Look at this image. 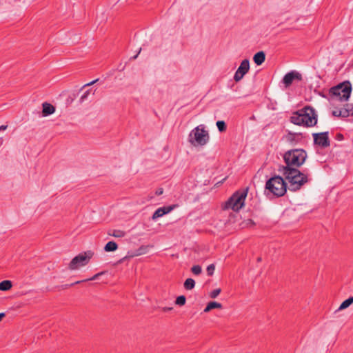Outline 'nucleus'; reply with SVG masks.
<instances>
[{
  "instance_id": "1",
  "label": "nucleus",
  "mask_w": 353,
  "mask_h": 353,
  "mask_svg": "<svg viewBox=\"0 0 353 353\" xmlns=\"http://www.w3.org/2000/svg\"><path fill=\"white\" fill-rule=\"evenodd\" d=\"M290 121L297 125L313 127L316 125L318 118L314 108L307 105L292 112Z\"/></svg>"
},
{
  "instance_id": "2",
  "label": "nucleus",
  "mask_w": 353,
  "mask_h": 353,
  "mask_svg": "<svg viewBox=\"0 0 353 353\" xmlns=\"http://www.w3.org/2000/svg\"><path fill=\"white\" fill-rule=\"evenodd\" d=\"M278 171L281 172L289 183V190L296 192L307 183L308 176L296 168L279 167Z\"/></svg>"
},
{
  "instance_id": "3",
  "label": "nucleus",
  "mask_w": 353,
  "mask_h": 353,
  "mask_svg": "<svg viewBox=\"0 0 353 353\" xmlns=\"http://www.w3.org/2000/svg\"><path fill=\"white\" fill-rule=\"evenodd\" d=\"M307 158L306 152L303 149H293L287 151L283 155L285 165L281 167H288L296 168L302 165Z\"/></svg>"
},
{
  "instance_id": "4",
  "label": "nucleus",
  "mask_w": 353,
  "mask_h": 353,
  "mask_svg": "<svg viewBox=\"0 0 353 353\" xmlns=\"http://www.w3.org/2000/svg\"><path fill=\"white\" fill-rule=\"evenodd\" d=\"M351 91V83L349 81H345L331 88L329 94L332 100L346 101L350 97Z\"/></svg>"
},
{
  "instance_id": "5",
  "label": "nucleus",
  "mask_w": 353,
  "mask_h": 353,
  "mask_svg": "<svg viewBox=\"0 0 353 353\" xmlns=\"http://www.w3.org/2000/svg\"><path fill=\"white\" fill-rule=\"evenodd\" d=\"M265 190L276 197L283 196L287 191V184L280 176L269 179L265 183Z\"/></svg>"
},
{
  "instance_id": "6",
  "label": "nucleus",
  "mask_w": 353,
  "mask_h": 353,
  "mask_svg": "<svg viewBox=\"0 0 353 353\" xmlns=\"http://www.w3.org/2000/svg\"><path fill=\"white\" fill-rule=\"evenodd\" d=\"M208 132L205 130L203 125L194 128L189 134L188 141L193 145H204L209 141Z\"/></svg>"
},
{
  "instance_id": "7",
  "label": "nucleus",
  "mask_w": 353,
  "mask_h": 353,
  "mask_svg": "<svg viewBox=\"0 0 353 353\" xmlns=\"http://www.w3.org/2000/svg\"><path fill=\"white\" fill-rule=\"evenodd\" d=\"M248 188L243 191H237L226 201L225 209H232L237 212L244 205L245 200L248 194Z\"/></svg>"
},
{
  "instance_id": "8",
  "label": "nucleus",
  "mask_w": 353,
  "mask_h": 353,
  "mask_svg": "<svg viewBox=\"0 0 353 353\" xmlns=\"http://www.w3.org/2000/svg\"><path fill=\"white\" fill-rule=\"evenodd\" d=\"M94 256V252L91 250L81 252L74 257L68 265V268L71 270H75L81 267L86 265Z\"/></svg>"
},
{
  "instance_id": "9",
  "label": "nucleus",
  "mask_w": 353,
  "mask_h": 353,
  "mask_svg": "<svg viewBox=\"0 0 353 353\" xmlns=\"http://www.w3.org/2000/svg\"><path fill=\"white\" fill-rule=\"evenodd\" d=\"M314 143L319 145L323 148H327L330 145V141L329 139V132H323L319 133H313Z\"/></svg>"
},
{
  "instance_id": "10",
  "label": "nucleus",
  "mask_w": 353,
  "mask_h": 353,
  "mask_svg": "<svg viewBox=\"0 0 353 353\" xmlns=\"http://www.w3.org/2000/svg\"><path fill=\"white\" fill-rule=\"evenodd\" d=\"M250 70V61L245 59L243 60L234 75V80L236 82L240 81Z\"/></svg>"
},
{
  "instance_id": "11",
  "label": "nucleus",
  "mask_w": 353,
  "mask_h": 353,
  "mask_svg": "<svg viewBox=\"0 0 353 353\" xmlns=\"http://www.w3.org/2000/svg\"><path fill=\"white\" fill-rule=\"evenodd\" d=\"M295 79L301 81L302 76L299 72H298L295 70H292V71L287 73L284 76L282 81L284 83L285 88H288L292 83L293 81Z\"/></svg>"
},
{
  "instance_id": "12",
  "label": "nucleus",
  "mask_w": 353,
  "mask_h": 353,
  "mask_svg": "<svg viewBox=\"0 0 353 353\" xmlns=\"http://www.w3.org/2000/svg\"><path fill=\"white\" fill-rule=\"evenodd\" d=\"M176 207V205H172L163 206V207L159 208L153 213L152 216V220L155 221L157 219L162 217L163 215L168 214L172 210H174Z\"/></svg>"
},
{
  "instance_id": "13",
  "label": "nucleus",
  "mask_w": 353,
  "mask_h": 353,
  "mask_svg": "<svg viewBox=\"0 0 353 353\" xmlns=\"http://www.w3.org/2000/svg\"><path fill=\"white\" fill-rule=\"evenodd\" d=\"M43 110H42V116L47 117L55 112V108L50 103L48 102H44L42 104Z\"/></svg>"
},
{
  "instance_id": "14",
  "label": "nucleus",
  "mask_w": 353,
  "mask_h": 353,
  "mask_svg": "<svg viewBox=\"0 0 353 353\" xmlns=\"http://www.w3.org/2000/svg\"><path fill=\"white\" fill-rule=\"evenodd\" d=\"M253 60L257 65H261L265 60V54L263 51L256 52L254 57Z\"/></svg>"
},
{
  "instance_id": "15",
  "label": "nucleus",
  "mask_w": 353,
  "mask_h": 353,
  "mask_svg": "<svg viewBox=\"0 0 353 353\" xmlns=\"http://www.w3.org/2000/svg\"><path fill=\"white\" fill-rule=\"evenodd\" d=\"M353 303V296H350L347 299L345 300L341 303L339 307L336 310V312L338 311L343 310L347 308Z\"/></svg>"
},
{
  "instance_id": "16",
  "label": "nucleus",
  "mask_w": 353,
  "mask_h": 353,
  "mask_svg": "<svg viewBox=\"0 0 353 353\" xmlns=\"http://www.w3.org/2000/svg\"><path fill=\"white\" fill-rule=\"evenodd\" d=\"M215 308H222V305L216 301H210L208 303L207 306L204 309V312H209L211 310Z\"/></svg>"
},
{
  "instance_id": "17",
  "label": "nucleus",
  "mask_w": 353,
  "mask_h": 353,
  "mask_svg": "<svg viewBox=\"0 0 353 353\" xmlns=\"http://www.w3.org/2000/svg\"><path fill=\"white\" fill-rule=\"evenodd\" d=\"M103 249L107 252H114L118 249V245L113 241H109L105 244Z\"/></svg>"
},
{
  "instance_id": "18",
  "label": "nucleus",
  "mask_w": 353,
  "mask_h": 353,
  "mask_svg": "<svg viewBox=\"0 0 353 353\" xmlns=\"http://www.w3.org/2000/svg\"><path fill=\"white\" fill-rule=\"evenodd\" d=\"M183 287L187 290H191L195 287V281L193 279H187L184 283Z\"/></svg>"
},
{
  "instance_id": "19",
  "label": "nucleus",
  "mask_w": 353,
  "mask_h": 353,
  "mask_svg": "<svg viewBox=\"0 0 353 353\" xmlns=\"http://www.w3.org/2000/svg\"><path fill=\"white\" fill-rule=\"evenodd\" d=\"M12 286V282L9 280H5L0 282V290L7 291L10 290Z\"/></svg>"
},
{
  "instance_id": "20",
  "label": "nucleus",
  "mask_w": 353,
  "mask_h": 353,
  "mask_svg": "<svg viewBox=\"0 0 353 353\" xmlns=\"http://www.w3.org/2000/svg\"><path fill=\"white\" fill-rule=\"evenodd\" d=\"M300 133L289 132L286 136V139L288 141L292 143L294 141H297V139L300 137Z\"/></svg>"
},
{
  "instance_id": "21",
  "label": "nucleus",
  "mask_w": 353,
  "mask_h": 353,
  "mask_svg": "<svg viewBox=\"0 0 353 353\" xmlns=\"http://www.w3.org/2000/svg\"><path fill=\"white\" fill-rule=\"evenodd\" d=\"M150 247V245H141L135 251L134 256H139L146 254L148 252Z\"/></svg>"
},
{
  "instance_id": "22",
  "label": "nucleus",
  "mask_w": 353,
  "mask_h": 353,
  "mask_svg": "<svg viewBox=\"0 0 353 353\" xmlns=\"http://www.w3.org/2000/svg\"><path fill=\"white\" fill-rule=\"evenodd\" d=\"M103 274V272L97 273V274H94L92 277H91L90 279H85V280H83V281H76L74 283H71L70 285H65V287L72 286V285H74L75 284H79V283H81L82 282H85V281H94V280H96V279H97L99 277V276L102 275Z\"/></svg>"
},
{
  "instance_id": "23",
  "label": "nucleus",
  "mask_w": 353,
  "mask_h": 353,
  "mask_svg": "<svg viewBox=\"0 0 353 353\" xmlns=\"http://www.w3.org/2000/svg\"><path fill=\"white\" fill-rule=\"evenodd\" d=\"M108 234L116 238H122L125 236V232L120 230H114L112 233L109 232Z\"/></svg>"
},
{
  "instance_id": "24",
  "label": "nucleus",
  "mask_w": 353,
  "mask_h": 353,
  "mask_svg": "<svg viewBox=\"0 0 353 353\" xmlns=\"http://www.w3.org/2000/svg\"><path fill=\"white\" fill-rule=\"evenodd\" d=\"M217 128L220 132H223L227 129L226 123L224 121H218L216 123Z\"/></svg>"
},
{
  "instance_id": "25",
  "label": "nucleus",
  "mask_w": 353,
  "mask_h": 353,
  "mask_svg": "<svg viewBox=\"0 0 353 353\" xmlns=\"http://www.w3.org/2000/svg\"><path fill=\"white\" fill-rule=\"evenodd\" d=\"M339 114H341V117H343V118L350 116V112L348 110V108L347 107V105H344V107L343 108L339 110Z\"/></svg>"
},
{
  "instance_id": "26",
  "label": "nucleus",
  "mask_w": 353,
  "mask_h": 353,
  "mask_svg": "<svg viewBox=\"0 0 353 353\" xmlns=\"http://www.w3.org/2000/svg\"><path fill=\"white\" fill-rule=\"evenodd\" d=\"M185 301H186L185 296L184 295H181L176 298V299L175 301V303L179 306H182L185 304Z\"/></svg>"
},
{
  "instance_id": "27",
  "label": "nucleus",
  "mask_w": 353,
  "mask_h": 353,
  "mask_svg": "<svg viewBox=\"0 0 353 353\" xmlns=\"http://www.w3.org/2000/svg\"><path fill=\"white\" fill-rule=\"evenodd\" d=\"M191 272L194 275H199L202 272L201 266H200L199 265H193L191 268Z\"/></svg>"
},
{
  "instance_id": "28",
  "label": "nucleus",
  "mask_w": 353,
  "mask_h": 353,
  "mask_svg": "<svg viewBox=\"0 0 353 353\" xmlns=\"http://www.w3.org/2000/svg\"><path fill=\"white\" fill-rule=\"evenodd\" d=\"M215 270V265L214 264H210L207 267V274L208 276H212L214 274V272Z\"/></svg>"
},
{
  "instance_id": "29",
  "label": "nucleus",
  "mask_w": 353,
  "mask_h": 353,
  "mask_svg": "<svg viewBox=\"0 0 353 353\" xmlns=\"http://www.w3.org/2000/svg\"><path fill=\"white\" fill-rule=\"evenodd\" d=\"M221 290L220 288H217V289L212 290L210 292V297L212 299H215L221 293Z\"/></svg>"
},
{
  "instance_id": "30",
  "label": "nucleus",
  "mask_w": 353,
  "mask_h": 353,
  "mask_svg": "<svg viewBox=\"0 0 353 353\" xmlns=\"http://www.w3.org/2000/svg\"><path fill=\"white\" fill-rule=\"evenodd\" d=\"M90 94V90L85 91L80 97L79 101L80 103H83L85 99H87L88 95Z\"/></svg>"
},
{
  "instance_id": "31",
  "label": "nucleus",
  "mask_w": 353,
  "mask_h": 353,
  "mask_svg": "<svg viewBox=\"0 0 353 353\" xmlns=\"http://www.w3.org/2000/svg\"><path fill=\"white\" fill-rule=\"evenodd\" d=\"M346 105H347V107L348 108V110L350 112V115L353 116V105L350 104V103H347Z\"/></svg>"
},
{
  "instance_id": "32",
  "label": "nucleus",
  "mask_w": 353,
  "mask_h": 353,
  "mask_svg": "<svg viewBox=\"0 0 353 353\" xmlns=\"http://www.w3.org/2000/svg\"><path fill=\"white\" fill-rule=\"evenodd\" d=\"M163 188H159L157 190L155 194H156V195L159 196V195H161L163 194Z\"/></svg>"
},
{
  "instance_id": "33",
  "label": "nucleus",
  "mask_w": 353,
  "mask_h": 353,
  "mask_svg": "<svg viewBox=\"0 0 353 353\" xmlns=\"http://www.w3.org/2000/svg\"><path fill=\"white\" fill-rule=\"evenodd\" d=\"M98 81H99V79H95V80H94V81H91V82H90V83H88L85 84V85H83V87L89 86V85H93L94 83H96V82H97Z\"/></svg>"
},
{
  "instance_id": "34",
  "label": "nucleus",
  "mask_w": 353,
  "mask_h": 353,
  "mask_svg": "<svg viewBox=\"0 0 353 353\" xmlns=\"http://www.w3.org/2000/svg\"><path fill=\"white\" fill-rule=\"evenodd\" d=\"M332 115L334 117H341V114H339V110H334L332 112Z\"/></svg>"
},
{
  "instance_id": "35",
  "label": "nucleus",
  "mask_w": 353,
  "mask_h": 353,
  "mask_svg": "<svg viewBox=\"0 0 353 353\" xmlns=\"http://www.w3.org/2000/svg\"><path fill=\"white\" fill-rule=\"evenodd\" d=\"M172 309H173V307H163L162 310L163 312H169V311H171Z\"/></svg>"
},
{
  "instance_id": "36",
  "label": "nucleus",
  "mask_w": 353,
  "mask_h": 353,
  "mask_svg": "<svg viewBox=\"0 0 353 353\" xmlns=\"http://www.w3.org/2000/svg\"><path fill=\"white\" fill-rule=\"evenodd\" d=\"M336 139L339 141H341L342 139H343V135L342 134H336Z\"/></svg>"
},
{
  "instance_id": "37",
  "label": "nucleus",
  "mask_w": 353,
  "mask_h": 353,
  "mask_svg": "<svg viewBox=\"0 0 353 353\" xmlns=\"http://www.w3.org/2000/svg\"><path fill=\"white\" fill-rule=\"evenodd\" d=\"M141 48H139L137 54L136 55H134V57H132L131 59H136L137 58L138 55L139 54V53L141 52Z\"/></svg>"
},
{
  "instance_id": "38",
  "label": "nucleus",
  "mask_w": 353,
  "mask_h": 353,
  "mask_svg": "<svg viewBox=\"0 0 353 353\" xmlns=\"http://www.w3.org/2000/svg\"><path fill=\"white\" fill-rule=\"evenodd\" d=\"M8 125H2L0 126V131L5 130L7 128Z\"/></svg>"
},
{
  "instance_id": "39",
  "label": "nucleus",
  "mask_w": 353,
  "mask_h": 353,
  "mask_svg": "<svg viewBox=\"0 0 353 353\" xmlns=\"http://www.w3.org/2000/svg\"><path fill=\"white\" fill-rule=\"evenodd\" d=\"M6 316V314L4 312L0 313V321L2 320V319Z\"/></svg>"
},
{
  "instance_id": "40",
  "label": "nucleus",
  "mask_w": 353,
  "mask_h": 353,
  "mask_svg": "<svg viewBox=\"0 0 353 353\" xmlns=\"http://www.w3.org/2000/svg\"><path fill=\"white\" fill-rule=\"evenodd\" d=\"M18 2H23L25 3L26 0H16Z\"/></svg>"
},
{
  "instance_id": "41",
  "label": "nucleus",
  "mask_w": 353,
  "mask_h": 353,
  "mask_svg": "<svg viewBox=\"0 0 353 353\" xmlns=\"http://www.w3.org/2000/svg\"><path fill=\"white\" fill-rule=\"evenodd\" d=\"M3 144V139L2 138L0 139V146Z\"/></svg>"
},
{
  "instance_id": "42",
  "label": "nucleus",
  "mask_w": 353,
  "mask_h": 353,
  "mask_svg": "<svg viewBox=\"0 0 353 353\" xmlns=\"http://www.w3.org/2000/svg\"><path fill=\"white\" fill-rule=\"evenodd\" d=\"M257 261H261V257H259V258L257 259Z\"/></svg>"
}]
</instances>
